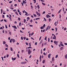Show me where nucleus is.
Wrapping results in <instances>:
<instances>
[{
	"label": "nucleus",
	"instance_id": "nucleus-52",
	"mask_svg": "<svg viewBox=\"0 0 67 67\" xmlns=\"http://www.w3.org/2000/svg\"><path fill=\"white\" fill-rule=\"evenodd\" d=\"M34 1H35L34 3H36V0H33Z\"/></svg>",
	"mask_w": 67,
	"mask_h": 67
},
{
	"label": "nucleus",
	"instance_id": "nucleus-56",
	"mask_svg": "<svg viewBox=\"0 0 67 67\" xmlns=\"http://www.w3.org/2000/svg\"><path fill=\"white\" fill-rule=\"evenodd\" d=\"M43 27H45V24H44L43 26Z\"/></svg>",
	"mask_w": 67,
	"mask_h": 67
},
{
	"label": "nucleus",
	"instance_id": "nucleus-53",
	"mask_svg": "<svg viewBox=\"0 0 67 67\" xmlns=\"http://www.w3.org/2000/svg\"><path fill=\"white\" fill-rule=\"evenodd\" d=\"M19 14L20 15H21V12H20L19 13Z\"/></svg>",
	"mask_w": 67,
	"mask_h": 67
},
{
	"label": "nucleus",
	"instance_id": "nucleus-38",
	"mask_svg": "<svg viewBox=\"0 0 67 67\" xmlns=\"http://www.w3.org/2000/svg\"><path fill=\"white\" fill-rule=\"evenodd\" d=\"M5 45L6 47H8V45H7V44H5Z\"/></svg>",
	"mask_w": 67,
	"mask_h": 67
},
{
	"label": "nucleus",
	"instance_id": "nucleus-28",
	"mask_svg": "<svg viewBox=\"0 0 67 67\" xmlns=\"http://www.w3.org/2000/svg\"><path fill=\"white\" fill-rule=\"evenodd\" d=\"M34 34V32H32L31 34V35L32 36V35H33Z\"/></svg>",
	"mask_w": 67,
	"mask_h": 67
},
{
	"label": "nucleus",
	"instance_id": "nucleus-1",
	"mask_svg": "<svg viewBox=\"0 0 67 67\" xmlns=\"http://www.w3.org/2000/svg\"><path fill=\"white\" fill-rule=\"evenodd\" d=\"M28 55H30V54L31 53H32V51L30 50V49H29L28 50Z\"/></svg>",
	"mask_w": 67,
	"mask_h": 67
},
{
	"label": "nucleus",
	"instance_id": "nucleus-27",
	"mask_svg": "<svg viewBox=\"0 0 67 67\" xmlns=\"http://www.w3.org/2000/svg\"><path fill=\"white\" fill-rule=\"evenodd\" d=\"M54 44H56V41H54Z\"/></svg>",
	"mask_w": 67,
	"mask_h": 67
},
{
	"label": "nucleus",
	"instance_id": "nucleus-20",
	"mask_svg": "<svg viewBox=\"0 0 67 67\" xmlns=\"http://www.w3.org/2000/svg\"><path fill=\"white\" fill-rule=\"evenodd\" d=\"M42 58V56H41V55H40V60H41V58Z\"/></svg>",
	"mask_w": 67,
	"mask_h": 67
},
{
	"label": "nucleus",
	"instance_id": "nucleus-21",
	"mask_svg": "<svg viewBox=\"0 0 67 67\" xmlns=\"http://www.w3.org/2000/svg\"><path fill=\"white\" fill-rule=\"evenodd\" d=\"M44 21H46V18H44Z\"/></svg>",
	"mask_w": 67,
	"mask_h": 67
},
{
	"label": "nucleus",
	"instance_id": "nucleus-24",
	"mask_svg": "<svg viewBox=\"0 0 67 67\" xmlns=\"http://www.w3.org/2000/svg\"><path fill=\"white\" fill-rule=\"evenodd\" d=\"M42 4H43V5H45V4L43 2H42Z\"/></svg>",
	"mask_w": 67,
	"mask_h": 67
},
{
	"label": "nucleus",
	"instance_id": "nucleus-50",
	"mask_svg": "<svg viewBox=\"0 0 67 67\" xmlns=\"http://www.w3.org/2000/svg\"><path fill=\"white\" fill-rule=\"evenodd\" d=\"M12 1H10V2H9V3H12Z\"/></svg>",
	"mask_w": 67,
	"mask_h": 67
},
{
	"label": "nucleus",
	"instance_id": "nucleus-40",
	"mask_svg": "<svg viewBox=\"0 0 67 67\" xmlns=\"http://www.w3.org/2000/svg\"><path fill=\"white\" fill-rule=\"evenodd\" d=\"M58 43V41H56V45H57V43Z\"/></svg>",
	"mask_w": 67,
	"mask_h": 67
},
{
	"label": "nucleus",
	"instance_id": "nucleus-4",
	"mask_svg": "<svg viewBox=\"0 0 67 67\" xmlns=\"http://www.w3.org/2000/svg\"><path fill=\"white\" fill-rule=\"evenodd\" d=\"M12 27H14L15 29H17V27H16L15 26H13Z\"/></svg>",
	"mask_w": 67,
	"mask_h": 67
},
{
	"label": "nucleus",
	"instance_id": "nucleus-10",
	"mask_svg": "<svg viewBox=\"0 0 67 67\" xmlns=\"http://www.w3.org/2000/svg\"><path fill=\"white\" fill-rule=\"evenodd\" d=\"M52 59L53 62H54V61H55V60L54 59V57L52 58Z\"/></svg>",
	"mask_w": 67,
	"mask_h": 67
},
{
	"label": "nucleus",
	"instance_id": "nucleus-22",
	"mask_svg": "<svg viewBox=\"0 0 67 67\" xmlns=\"http://www.w3.org/2000/svg\"><path fill=\"white\" fill-rule=\"evenodd\" d=\"M40 28L41 29H44V27L43 26H42Z\"/></svg>",
	"mask_w": 67,
	"mask_h": 67
},
{
	"label": "nucleus",
	"instance_id": "nucleus-44",
	"mask_svg": "<svg viewBox=\"0 0 67 67\" xmlns=\"http://www.w3.org/2000/svg\"><path fill=\"white\" fill-rule=\"evenodd\" d=\"M28 48H32V47H28Z\"/></svg>",
	"mask_w": 67,
	"mask_h": 67
},
{
	"label": "nucleus",
	"instance_id": "nucleus-45",
	"mask_svg": "<svg viewBox=\"0 0 67 67\" xmlns=\"http://www.w3.org/2000/svg\"><path fill=\"white\" fill-rule=\"evenodd\" d=\"M54 37L55 38H56V36L55 35H54Z\"/></svg>",
	"mask_w": 67,
	"mask_h": 67
},
{
	"label": "nucleus",
	"instance_id": "nucleus-6",
	"mask_svg": "<svg viewBox=\"0 0 67 67\" xmlns=\"http://www.w3.org/2000/svg\"><path fill=\"white\" fill-rule=\"evenodd\" d=\"M23 3L24 4H25L26 3V2H25V1L23 0Z\"/></svg>",
	"mask_w": 67,
	"mask_h": 67
},
{
	"label": "nucleus",
	"instance_id": "nucleus-13",
	"mask_svg": "<svg viewBox=\"0 0 67 67\" xmlns=\"http://www.w3.org/2000/svg\"><path fill=\"white\" fill-rule=\"evenodd\" d=\"M65 58H66V59L67 58V54H66V55H65Z\"/></svg>",
	"mask_w": 67,
	"mask_h": 67
},
{
	"label": "nucleus",
	"instance_id": "nucleus-23",
	"mask_svg": "<svg viewBox=\"0 0 67 67\" xmlns=\"http://www.w3.org/2000/svg\"><path fill=\"white\" fill-rule=\"evenodd\" d=\"M34 17H36V15L35 14H33Z\"/></svg>",
	"mask_w": 67,
	"mask_h": 67
},
{
	"label": "nucleus",
	"instance_id": "nucleus-57",
	"mask_svg": "<svg viewBox=\"0 0 67 67\" xmlns=\"http://www.w3.org/2000/svg\"><path fill=\"white\" fill-rule=\"evenodd\" d=\"M26 38L25 37H23V38L25 40V39H26Z\"/></svg>",
	"mask_w": 67,
	"mask_h": 67
},
{
	"label": "nucleus",
	"instance_id": "nucleus-48",
	"mask_svg": "<svg viewBox=\"0 0 67 67\" xmlns=\"http://www.w3.org/2000/svg\"><path fill=\"white\" fill-rule=\"evenodd\" d=\"M61 17H62V16H61V15H60V14L59 15V18H60V19Z\"/></svg>",
	"mask_w": 67,
	"mask_h": 67
},
{
	"label": "nucleus",
	"instance_id": "nucleus-11",
	"mask_svg": "<svg viewBox=\"0 0 67 67\" xmlns=\"http://www.w3.org/2000/svg\"><path fill=\"white\" fill-rule=\"evenodd\" d=\"M10 51H13V49H12V48L11 47L10 48Z\"/></svg>",
	"mask_w": 67,
	"mask_h": 67
},
{
	"label": "nucleus",
	"instance_id": "nucleus-58",
	"mask_svg": "<svg viewBox=\"0 0 67 67\" xmlns=\"http://www.w3.org/2000/svg\"><path fill=\"white\" fill-rule=\"evenodd\" d=\"M7 58H8V57H9V54H7V56H6Z\"/></svg>",
	"mask_w": 67,
	"mask_h": 67
},
{
	"label": "nucleus",
	"instance_id": "nucleus-33",
	"mask_svg": "<svg viewBox=\"0 0 67 67\" xmlns=\"http://www.w3.org/2000/svg\"><path fill=\"white\" fill-rule=\"evenodd\" d=\"M17 57H18V58H19L20 57H19V55L18 54H17Z\"/></svg>",
	"mask_w": 67,
	"mask_h": 67
},
{
	"label": "nucleus",
	"instance_id": "nucleus-34",
	"mask_svg": "<svg viewBox=\"0 0 67 67\" xmlns=\"http://www.w3.org/2000/svg\"><path fill=\"white\" fill-rule=\"evenodd\" d=\"M18 5H17V4H15V5H14V6L15 7H16V6H17Z\"/></svg>",
	"mask_w": 67,
	"mask_h": 67
},
{
	"label": "nucleus",
	"instance_id": "nucleus-37",
	"mask_svg": "<svg viewBox=\"0 0 67 67\" xmlns=\"http://www.w3.org/2000/svg\"><path fill=\"white\" fill-rule=\"evenodd\" d=\"M36 20H39L40 19V18H37L36 19Z\"/></svg>",
	"mask_w": 67,
	"mask_h": 67
},
{
	"label": "nucleus",
	"instance_id": "nucleus-55",
	"mask_svg": "<svg viewBox=\"0 0 67 67\" xmlns=\"http://www.w3.org/2000/svg\"><path fill=\"white\" fill-rule=\"evenodd\" d=\"M66 29H67V28H66V27H65L64 29V31H65L66 30Z\"/></svg>",
	"mask_w": 67,
	"mask_h": 67
},
{
	"label": "nucleus",
	"instance_id": "nucleus-42",
	"mask_svg": "<svg viewBox=\"0 0 67 67\" xmlns=\"http://www.w3.org/2000/svg\"><path fill=\"white\" fill-rule=\"evenodd\" d=\"M15 13L16 14L18 15V13H17L16 12Z\"/></svg>",
	"mask_w": 67,
	"mask_h": 67
},
{
	"label": "nucleus",
	"instance_id": "nucleus-16",
	"mask_svg": "<svg viewBox=\"0 0 67 67\" xmlns=\"http://www.w3.org/2000/svg\"><path fill=\"white\" fill-rule=\"evenodd\" d=\"M36 13L37 14V15L38 14H39V13H38L37 11L36 12Z\"/></svg>",
	"mask_w": 67,
	"mask_h": 67
},
{
	"label": "nucleus",
	"instance_id": "nucleus-8",
	"mask_svg": "<svg viewBox=\"0 0 67 67\" xmlns=\"http://www.w3.org/2000/svg\"><path fill=\"white\" fill-rule=\"evenodd\" d=\"M51 54H49L48 55V58H49L51 57Z\"/></svg>",
	"mask_w": 67,
	"mask_h": 67
},
{
	"label": "nucleus",
	"instance_id": "nucleus-32",
	"mask_svg": "<svg viewBox=\"0 0 67 67\" xmlns=\"http://www.w3.org/2000/svg\"><path fill=\"white\" fill-rule=\"evenodd\" d=\"M55 31H56V32H57V28L56 27L55 28Z\"/></svg>",
	"mask_w": 67,
	"mask_h": 67
},
{
	"label": "nucleus",
	"instance_id": "nucleus-18",
	"mask_svg": "<svg viewBox=\"0 0 67 67\" xmlns=\"http://www.w3.org/2000/svg\"><path fill=\"white\" fill-rule=\"evenodd\" d=\"M26 22V20L25 19H24V23H25Z\"/></svg>",
	"mask_w": 67,
	"mask_h": 67
},
{
	"label": "nucleus",
	"instance_id": "nucleus-43",
	"mask_svg": "<svg viewBox=\"0 0 67 67\" xmlns=\"http://www.w3.org/2000/svg\"><path fill=\"white\" fill-rule=\"evenodd\" d=\"M5 26L6 29H7V28H8V27H7V25H5Z\"/></svg>",
	"mask_w": 67,
	"mask_h": 67
},
{
	"label": "nucleus",
	"instance_id": "nucleus-49",
	"mask_svg": "<svg viewBox=\"0 0 67 67\" xmlns=\"http://www.w3.org/2000/svg\"><path fill=\"white\" fill-rule=\"evenodd\" d=\"M2 18H4V15H2Z\"/></svg>",
	"mask_w": 67,
	"mask_h": 67
},
{
	"label": "nucleus",
	"instance_id": "nucleus-19",
	"mask_svg": "<svg viewBox=\"0 0 67 67\" xmlns=\"http://www.w3.org/2000/svg\"><path fill=\"white\" fill-rule=\"evenodd\" d=\"M37 7L38 9H40V6H39V5H37Z\"/></svg>",
	"mask_w": 67,
	"mask_h": 67
},
{
	"label": "nucleus",
	"instance_id": "nucleus-31",
	"mask_svg": "<svg viewBox=\"0 0 67 67\" xmlns=\"http://www.w3.org/2000/svg\"><path fill=\"white\" fill-rule=\"evenodd\" d=\"M25 44L26 45H28V43L27 42H25Z\"/></svg>",
	"mask_w": 67,
	"mask_h": 67
},
{
	"label": "nucleus",
	"instance_id": "nucleus-51",
	"mask_svg": "<svg viewBox=\"0 0 67 67\" xmlns=\"http://www.w3.org/2000/svg\"><path fill=\"white\" fill-rule=\"evenodd\" d=\"M16 11V9H15L14 10H13V11H14V12H15V11Z\"/></svg>",
	"mask_w": 67,
	"mask_h": 67
},
{
	"label": "nucleus",
	"instance_id": "nucleus-2",
	"mask_svg": "<svg viewBox=\"0 0 67 67\" xmlns=\"http://www.w3.org/2000/svg\"><path fill=\"white\" fill-rule=\"evenodd\" d=\"M26 63H27L26 62L24 61L23 62H21L20 63L21 64H26Z\"/></svg>",
	"mask_w": 67,
	"mask_h": 67
},
{
	"label": "nucleus",
	"instance_id": "nucleus-36",
	"mask_svg": "<svg viewBox=\"0 0 67 67\" xmlns=\"http://www.w3.org/2000/svg\"><path fill=\"white\" fill-rule=\"evenodd\" d=\"M31 9H33V6H32L31 5Z\"/></svg>",
	"mask_w": 67,
	"mask_h": 67
},
{
	"label": "nucleus",
	"instance_id": "nucleus-63",
	"mask_svg": "<svg viewBox=\"0 0 67 67\" xmlns=\"http://www.w3.org/2000/svg\"><path fill=\"white\" fill-rule=\"evenodd\" d=\"M43 54L44 55H46V53H45V52L43 53Z\"/></svg>",
	"mask_w": 67,
	"mask_h": 67
},
{
	"label": "nucleus",
	"instance_id": "nucleus-54",
	"mask_svg": "<svg viewBox=\"0 0 67 67\" xmlns=\"http://www.w3.org/2000/svg\"><path fill=\"white\" fill-rule=\"evenodd\" d=\"M45 11H44L42 13V14H45Z\"/></svg>",
	"mask_w": 67,
	"mask_h": 67
},
{
	"label": "nucleus",
	"instance_id": "nucleus-7",
	"mask_svg": "<svg viewBox=\"0 0 67 67\" xmlns=\"http://www.w3.org/2000/svg\"><path fill=\"white\" fill-rule=\"evenodd\" d=\"M63 49H64V47H62L60 48V50L61 51H62V50H63Z\"/></svg>",
	"mask_w": 67,
	"mask_h": 67
},
{
	"label": "nucleus",
	"instance_id": "nucleus-39",
	"mask_svg": "<svg viewBox=\"0 0 67 67\" xmlns=\"http://www.w3.org/2000/svg\"><path fill=\"white\" fill-rule=\"evenodd\" d=\"M17 11L18 12H20V10H19V9H18Z\"/></svg>",
	"mask_w": 67,
	"mask_h": 67
},
{
	"label": "nucleus",
	"instance_id": "nucleus-59",
	"mask_svg": "<svg viewBox=\"0 0 67 67\" xmlns=\"http://www.w3.org/2000/svg\"><path fill=\"white\" fill-rule=\"evenodd\" d=\"M30 22H31V23H32V22H33V21L32 20V19H31V20L30 21Z\"/></svg>",
	"mask_w": 67,
	"mask_h": 67
},
{
	"label": "nucleus",
	"instance_id": "nucleus-17",
	"mask_svg": "<svg viewBox=\"0 0 67 67\" xmlns=\"http://www.w3.org/2000/svg\"><path fill=\"white\" fill-rule=\"evenodd\" d=\"M61 10H62V9H60V10L58 12V13H60V12L61 11Z\"/></svg>",
	"mask_w": 67,
	"mask_h": 67
},
{
	"label": "nucleus",
	"instance_id": "nucleus-3",
	"mask_svg": "<svg viewBox=\"0 0 67 67\" xmlns=\"http://www.w3.org/2000/svg\"><path fill=\"white\" fill-rule=\"evenodd\" d=\"M49 26H47V27L46 29V31H47V30H48V28H49Z\"/></svg>",
	"mask_w": 67,
	"mask_h": 67
},
{
	"label": "nucleus",
	"instance_id": "nucleus-47",
	"mask_svg": "<svg viewBox=\"0 0 67 67\" xmlns=\"http://www.w3.org/2000/svg\"><path fill=\"white\" fill-rule=\"evenodd\" d=\"M57 57H58V55H57L55 57V58H57Z\"/></svg>",
	"mask_w": 67,
	"mask_h": 67
},
{
	"label": "nucleus",
	"instance_id": "nucleus-64",
	"mask_svg": "<svg viewBox=\"0 0 67 67\" xmlns=\"http://www.w3.org/2000/svg\"><path fill=\"white\" fill-rule=\"evenodd\" d=\"M5 50H8V48H5Z\"/></svg>",
	"mask_w": 67,
	"mask_h": 67
},
{
	"label": "nucleus",
	"instance_id": "nucleus-9",
	"mask_svg": "<svg viewBox=\"0 0 67 67\" xmlns=\"http://www.w3.org/2000/svg\"><path fill=\"white\" fill-rule=\"evenodd\" d=\"M12 39L13 41V43H14V42H15V40L14 39Z\"/></svg>",
	"mask_w": 67,
	"mask_h": 67
},
{
	"label": "nucleus",
	"instance_id": "nucleus-62",
	"mask_svg": "<svg viewBox=\"0 0 67 67\" xmlns=\"http://www.w3.org/2000/svg\"><path fill=\"white\" fill-rule=\"evenodd\" d=\"M64 44L65 45H67V43H65Z\"/></svg>",
	"mask_w": 67,
	"mask_h": 67
},
{
	"label": "nucleus",
	"instance_id": "nucleus-12",
	"mask_svg": "<svg viewBox=\"0 0 67 67\" xmlns=\"http://www.w3.org/2000/svg\"><path fill=\"white\" fill-rule=\"evenodd\" d=\"M46 17L47 18H48L49 17V15H46Z\"/></svg>",
	"mask_w": 67,
	"mask_h": 67
},
{
	"label": "nucleus",
	"instance_id": "nucleus-14",
	"mask_svg": "<svg viewBox=\"0 0 67 67\" xmlns=\"http://www.w3.org/2000/svg\"><path fill=\"white\" fill-rule=\"evenodd\" d=\"M45 60H43V61L42 62V63H43V64H44V63H45Z\"/></svg>",
	"mask_w": 67,
	"mask_h": 67
},
{
	"label": "nucleus",
	"instance_id": "nucleus-35",
	"mask_svg": "<svg viewBox=\"0 0 67 67\" xmlns=\"http://www.w3.org/2000/svg\"><path fill=\"white\" fill-rule=\"evenodd\" d=\"M60 45H61V46H64V44H61L60 43Z\"/></svg>",
	"mask_w": 67,
	"mask_h": 67
},
{
	"label": "nucleus",
	"instance_id": "nucleus-29",
	"mask_svg": "<svg viewBox=\"0 0 67 67\" xmlns=\"http://www.w3.org/2000/svg\"><path fill=\"white\" fill-rule=\"evenodd\" d=\"M47 39V36H46L45 38H44V40H46Z\"/></svg>",
	"mask_w": 67,
	"mask_h": 67
},
{
	"label": "nucleus",
	"instance_id": "nucleus-61",
	"mask_svg": "<svg viewBox=\"0 0 67 67\" xmlns=\"http://www.w3.org/2000/svg\"><path fill=\"white\" fill-rule=\"evenodd\" d=\"M35 45H37V42H36V43H35Z\"/></svg>",
	"mask_w": 67,
	"mask_h": 67
},
{
	"label": "nucleus",
	"instance_id": "nucleus-25",
	"mask_svg": "<svg viewBox=\"0 0 67 67\" xmlns=\"http://www.w3.org/2000/svg\"><path fill=\"white\" fill-rule=\"evenodd\" d=\"M50 21H52V20L50 18H49V21L50 22Z\"/></svg>",
	"mask_w": 67,
	"mask_h": 67
},
{
	"label": "nucleus",
	"instance_id": "nucleus-41",
	"mask_svg": "<svg viewBox=\"0 0 67 67\" xmlns=\"http://www.w3.org/2000/svg\"><path fill=\"white\" fill-rule=\"evenodd\" d=\"M54 25H55V26H57L56 22L55 23Z\"/></svg>",
	"mask_w": 67,
	"mask_h": 67
},
{
	"label": "nucleus",
	"instance_id": "nucleus-26",
	"mask_svg": "<svg viewBox=\"0 0 67 67\" xmlns=\"http://www.w3.org/2000/svg\"><path fill=\"white\" fill-rule=\"evenodd\" d=\"M18 20L19 21H20V20H21V18H18Z\"/></svg>",
	"mask_w": 67,
	"mask_h": 67
},
{
	"label": "nucleus",
	"instance_id": "nucleus-60",
	"mask_svg": "<svg viewBox=\"0 0 67 67\" xmlns=\"http://www.w3.org/2000/svg\"><path fill=\"white\" fill-rule=\"evenodd\" d=\"M42 54V49H41V54Z\"/></svg>",
	"mask_w": 67,
	"mask_h": 67
},
{
	"label": "nucleus",
	"instance_id": "nucleus-15",
	"mask_svg": "<svg viewBox=\"0 0 67 67\" xmlns=\"http://www.w3.org/2000/svg\"><path fill=\"white\" fill-rule=\"evenodd\" d=\"M12 40H13L12 39L10 40V43H12Z\"/></svg>",
	"mask_w": 67,
	"mask_h": 67
},
{
	"label": "nucleus",
	"instance_id": "nucleus-5",
	"mask_svg": "<svg viewBox=\"0 0 67 67\" xmlns=\"http://www.w3.org/2000/svg\"><path fill=\"white\" fill-rule=\"evenodd\" d=\"M12 60H13V61H14V60H15V59H16V57H15L14 58H13V57H12Z\"/></svg>",
	"mask_w": 67,
	"mask_h": 67
},
{
	"label": "nucleus",
	"instance_id": "nucleus-30",
	"mask_svg": "<svg viewBox=\"0 0 67 67\" xmlns=\"http://www.w3.org/2000/svg\"><path fill=\"white\" fill-rule=\"evenodd\" d=\"M3 44H5V42L4 41H3Z\"/></svg>",
	"mask_w": 67,
	"mask_h": 67
},
{
	"label": "nucleus",
	"instance_id": "nucleus-46",
	"mask_svg": "<svg viewBox=\"0 0 67 67\" xmlns=\"http://www.w3.org/2000/svg\"><path fill=\"white\" fill-rule=\"evenodd\" d=\"M48 42H49V40H50L49 38H48Z\"/></svg>",
	"mask_w": 67,
	"mask_h": 67
}]
</instances>
